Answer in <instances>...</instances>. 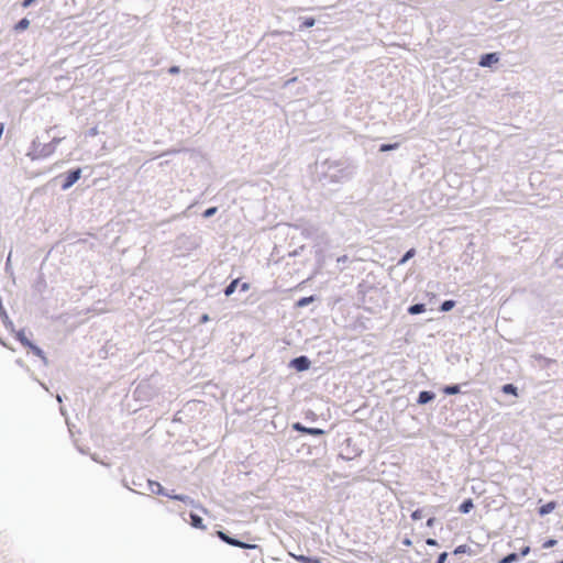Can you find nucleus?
I'll return each instance as SVG.
<instances>
[{"label":"nucleus","instance_id":"1","mask_svg":"<svg viewBox=\"0 0 563 563\" xmlns=\"http://www.w3.org/2000/svg\"><path fill=\"white\" fill-rule=\"evenodd\" d=\"M360 169L358 162L349 156L329 157L316 163V179L322 187L338 190L352 181Z\"/></svg>","mask_w":563,"mask_h":563},{"label":"nucleus","instance_id":"2","mask_svg":"<svg viewBox=\"0 0 563 563\" xmlns=\"http://www.w3.org/2000/svg\"><path fill=\"white\" fill-rule=\"evenodd\" d=\"M331 430L332 427L329 429L321 427H308L300 421H295L290 423V431L298 434L296 437H290V439L297 442L301 441L302 445L317 448L323 444L325 446L327 442L324 438Z\"/></svg>","mask_w":563,"mask_h":563},{"label":"nucleus","instance_id":"3","mask_svg":"<svg viewBox=\"0 0 563 563\" xmlns=\"http://www.w3.org/2000/svg\"><path fill=\"white\" fill-rule=\"evenodd\" d=\"M13 336L25 350H27L29 353L38 357L45 366L48 365V360L44 350L26 335L25 328L18 330Z\"/></svg>","mask_w":563,"mask_h":563},{"label":"nucleus","instance_id":"4","mask_svg":"<svg viewBox=\"0 0 563 563\" xmlns=\"http://www.w3.org/2000/svg\"><path fill=\"white\" fill-rule=\"evenodd\" d=\"M210 534H211V537L219 538L223 543H225L230 547L245 549V550H255V549L261 550L260 545L244 542L240 538L232 534L229 530H227L222 527L217 528V526H216L213 532H211Z\"/></svg>","mask_w":563,"mask_h":563},{"label":"nucleus","instance_id":"5","mask_svg":"<svg viewBox=\"0 0 563 563\" xmlns=\"http://www.w3.org/2000/svg\"><path fill=\"white\" fill-rule=\"evenodd\" d=\"M54 154L52 147L48 143H42L38 136H35L25 153V156L29 157L32 162L43 161L51 157Z\"/></svg>","mask_w":563,"mask_h":563},{"label":"nucleus","instance_id":"6","mask_svg":"<svg viewBox=\"0 0 563 563\" xmlns=\"http://www.w3.org/2000/svg\"><path fill=\"white\" fill-rule=\"evenodd\" d=\"M87 167L76 166L54 177L52 181H60V190H69L82 176V172Z\"/></svg>","mask_w":563,"mask_h":563},{"label":"nucleus","instance_id":"7","mask_svg":"<svg viewBox=\"0 0 563 563\" xmlns=\"http://www.w3.org/2000/svg\"><path fill=\"white\" fill-rule=\"evenodd\" d=\"M500 58H501L500 52L482 53L478 56L477 65L482 68H488L490 70H496L500 63Z\"/></svg>","mask_w":563,"mask_h":563},{"label":"nucleus","instance_id":"8","mask_svg":"<svg viewBox=\"0 0 563 563\" xmlns=\"http://www.w3.org/2000/svg\"><path fill=\"white\" fill-rule=\"evenodd\" d=\"M312 362L307 355H298L290 358L287 363V367L296 373H303L311 368Z\"/></svg>","mask_w":563,"mask_h":563},{"label":"nucleus","instance_id":"9","mask_svg":"<svg viewBox=\"0 0 563 563\" xmlns=\"http://www.w3.org/2000/svg\"><path fill=\"white\" fill-rule=\"evenodd\" d=\"M345 448L340 452V457L345 461H351L357 456H361L363 450L360 449L353 441L352 438H346L344 440Z\"/></svg>","mask_w":563,"mask_h":563},{"label":"nucleus","instance_id":"10","mask_svg":"<svg viewBox=\"0 0 563 563\" xmlns=\"http://www.w3.org/2000/svg\"><path fill=\"white\" fill-rule=\"evenodd\" d=\"M548 252L551 254L553 265L563 271V241H556L552 243Z\"/></svg>","mask_w":563,"mask_h":563},{"label":"nucleus","instance_id":"11","mask_svg":"<svg viewBox=\"0 0 563 563\" xmlns=\"http://www.w3.org/2000/svg\"><path fill=\"white\" fill-rule=\"evenodd\" d=\"M169 499L180 501L186 506H189V507L196 508V509H200L203 512H207V509L198 500L194 499L189 495L178 494L174 489L170 490Z\"/></svg>","mask_w":563,"mask_h":563},{"label":"nucleus","instance_id":"12","mask_svg":"<svg viewBox=\"0 0 563 563\" xmlns=\"http://www.w3.org/2000/svg\"><path fill=\"white\" fill-rule=\"evenodd\" d=\"M179 515L181 519L189 523L194 529L205 530L207 528L203 523V518L192 510L180 511Z\"/></svg>","mask_w":563,"mask_h":563},{"label":"nucleus","instance_id":"13","mask_svg":"<svg viewBox=\"0 0 563 563\" xmlns=\"http://www.w3.org/2000/svg\"><path fill=\"white\" fill-rule=\"evenodd\" d=\"M531 357L539 363L541 369L551 371L553 366H558L555 358L547 357L541 353H534Z\"/></svg>","mask_w":563,"mask_h":563},{"label":"nucleus","instance_id":"14","mask_svg":"<svg viewBox=\"0 0 563 563\" xmlns=\"http://www.w3.org/2000/svg\"><path fill=\"white\" fill-rule=\"evenodd\" d=\"M147 487L152 494L167 497L169 499L170 490L165 488L158 481L148 478Z\"/></svg>","mask_w":563,"mask_h":563},{"label":"nucleus","instance_id":"15","mask_svg":"<svg viewBox=\"0 0 563 563\" xmlns=\"http://www.w3.org/2000/svg\"><path fill=\"white\" fill-rule=\"evenodd\" d=\"M437 394L433 390H420L416 399V404L419 406H426L435 400Z\"/></svg>","mask_w":563,"mask_h":563},{"label":"nucleus","instance_id":"16","mask_svg":"<svg viewBox=\"0 0 563 563\" xmlns=\"http://www.w3.org/2000/svg\"><path fill=\"white\" fill-rule=\"evenodd\" d=\"M559 507V503L556 500H549L544 504H541L537 508V512L540 517H545L553 512Z\"/></svg>","mask_w":563,"mask_h":563},{"label":"nucleus","instance_id":"17","mask_svg":"<svg viewBox=\"0 0 563 563\" xmlns=\"http://www.w3.org/2000/svg\"><path fill=\"white\" fill-rule=\"evenodd\" d=\"M0 319L4 325V328L10 332L12 333L13 335L15 334L16 330L14 328V323L13 321L10 319L8 312H7V309L4 308L3 305H0Z\"/></svg>","mask_w":563,"mask_h":563},{"label":"nucleus","instance_id":"18","mask_svg":"<svg viewBox=\"0 0 563 563\" xmlns=\"http://www.w3.org/2000/svg\"><path fill=\"white\" fill-rule=\"evenodd\" d=\"M298 22H299L298 31L302 32L307 29L314 26L317 23V20L314 16L303 15V16L298 18Z\"/></svg>","mask_w":563,"mask_h":563},{"label":"nucleus","instance_id":"19","mask_svg":"<svg viewBox=\"0 0 563 563\" xmlns=\"http://www.w3.org/2000/svg\"><path fill=\"white\" fill-rule=\"evenodd\" d=\"M462 385H468V383H464V384H448V385H443L441 387V391L445 395V396H453V395H457V394H461L462 393Z\"/></svg>","mask_w":563,"mask_h":563},{"label":"nucleus","instance_id":"20","mask_svg":"<svg viewBox=\"0 0 563 563\" xmlns=\"http://www.w3.org/2000/svg\"><path fill=\"white\" fill-rule=\"evenodd\" d=\"M296 228H299V225H296ZM300 229H301V235L306 239H312L318 232L317 227L314 224H311L308 222L300 225Z\"/></svg>","mask_w":563,"mask_h":563},{"label":"nucleus","instance_id":"21","mask_svg":"<svg viewBox=\"0 0 563 563\" xmlns=\"http://www.w3.org/2000/svg\"><path fill=\"white\" fill-rule=\"evenodd\" d=\"M32 287H33L34 291H36L40 295H42L45 291V289L47 287V283H46L44 274L37 275Z\"/></svg>","mask_w":563,"mask_h":563},{"label":"nucleus","instance_id":"22","mask_svg":"<svg viewBox=\"0 0 563 563\" xmlns=\"http://www.w3.org/2000/svg\"><path fill=\"white\" fill-rule=\"evenodd\" d=\"M500 391L507 396H512L515 398L519 397V388L514 383H506L501 385Z\"/></svg>","mask_w":563,"mask_h":563},{"label":"nucleus","instance_id":"23","mask_svg":"<svg viewBox=\"0 0 563 563\" xmlns=\"http://www.w3.org/2000/svg\"><path fill=\"white\" fill-rule=\"evenodd\" d=\"M31 24V21L27 16H24L20 19L18 22L14 23L12 30L14 33L20 34L29 29Z\"/></svg>","mask_w":563,"mask_h":563},{"label":"nucleus","instance_id":"24","mask_svg":"<svg viewBox=\"0 0 563 563\" xmlns=\"http://www.w3.org/2000/svg\"><path fill=\"white\" fill-rule=\"evenodd\" d=\"M316 300H318L317 295L303 296L296 300L295 307L296 308H306L309 305H311L312 302H314Z\"/></svg>","mask_w":563,"mask_h":563},{"label":"nucleus","instance_id":"25","mask_svg":"<svg viewBox=\"0 0 563 563\" xmlns=\"http://www.w3.org/2000/svg\"><path fill=\"white\" fill-rule=\"evenodd\" d=\"M427 310V306L424 302H416V303H411L408 308H407V312L408 314L410 316H417V314H421L423 312H426Z\"/></svg>","mask_w":563,"mask_h":563},{"label":"nucleus","instance_id":"26","mask_svg":"<svg viewBox=\"0 0 563 563\" xmlns=\"http://www.w3.org/2000/svg\"><path fill=\"white\" fill-rule=\"evenodd\" d=\"M474 508V501L472 498H465L457 507V511L462 515H467Z\"/></svg>","mask_w":563,"mask_h":563},{"label":"nucleus","instance_id":"27","mask_svg":"<svg viewBox=\"0 0 563 563\" xmlns=\"http://www.w3.org/2000/svg\"><path fill=\"white\" fill-rule=\"evenodd\" d=\"M240 278H233L224 288L223 294L227 298L231 297L238 289Z\"/></svg>","mask_w":563,"mask_h":563},{"label":"nucleus","instance_id":"28","mask_svg":"<svg viewBox=\"0 0 563 563\" xmlns=\"http://www.w3.org/2000/svg\"><path fill=\"white\" fill-rule=\"evenodd\" d=\"M417 254V250L415 247L408 249L398 260L397 265H405L408 261L413 258Z\"/></svg>","mask_w":563,"mask_h":563},{"label":"nucleus","instance_id":"29","mask_svg":"<svg viewBox=\"0 0 563 563\" xmlns=\"http://www.w3.org/2000/svg\"><path fill=\"white\" fill-rule=\"evenodd\" d=\"M452 554L453 555H461V554L473 555L474 550L467 544H460L454 548Z\"/></svg>","mask_w":563,"mask_h":563},{"label":"nucleus","instance_id":"30","mask_svg":"<svg viewBox=\"0 0 563 563\" xmlns=\"http://www.w3.org/2000/svg\"><path fill=\"white\" fill-rule=\"evenodd\" d=\"M400 146V143L399 142H388V143H382L379 144L378 146V152L380 153H387V152H391V151H396L398 150Z\"/></svg>","mask_w":563,"mask_h":563},{"label":"nucleus","instance_id":"31","mask_svg":"<svg viewBox=\"0 0 563 563\" xmlns=\"http://www.w3.org/2000/svg\"><path fill=\"white\" fill-rule=\"evenodd\" d=\"M455 306H456V300H454V299H445V300H443V301L440 303V306H439L438 310H439L440 312H449V311H451Z\"/></svg>","mask_w":563,"mask_h":563},{"label":"nucleus","instance_id":"32","mask_svg":"<svg viewBox=\"0 0 563 563\" xmlns=\"http://www.w3.org/2000/svg\"><path fill=\"white\" fill-rule=\"evenodd\" d=\"M292 558L299 563H317V555L292 554Z\"/></svg>","mask_w":563,"mask_h":563},{"label":"nucleus","instance_id":"33","mask_svg":"<svg viewBox=\"0 0 563 563\" xmlns=\"http://www.w3.org/2000/svg\"><path fill=\"white\" fill-rule=\"evenodd\" d=\"M303 419L310 423H317L320 421V417L312 409H307L303 411Z\"/></svg>","mask_w":563,"mask_h":563},{"label":"nucleus","instance_id":"34","mask_svg":"<svg viewBox=\"0 0 563 563\" xmlns=\"http://www.w3.org/2000/svg\"><path fill=\"white\" fill-rule=\"evenodd\" d=\"M518 555L516 552H509L498 560V563H515L518 562Z\"/></svg>","mask_w":563,"mask_h":563},{"label":"nucleus","instance_id":"35","mask_svg":"<svg viewBox=\"0 0 563 563\" xmlns=\"http://www.w3.org/2000/svg\"><path fill=\"white\" fill-rule=\"evenodd\" d=\"M218 212V207L217 206H211V207H208L207 209H205L201 213V217L203 219H210L212 218L216 213Z\"/></svg>","mask_w":563,"mask_h":563},{"label":"nucleus","instance_id":"36","mask_svg":"<svg viewBox=\"0 0 563 563\" xmlns=\"http://www.w3.org/2000/svg\"><path fill=\"white\" fill-rule=\"evenodd\" d=\"M426 508H417L410 515L412 521H418L424 517Z\"/></svg>","mask_w":563,"mask_h":563},{"label":"nucleus","instance_id":"37","mask_svg":"<svg viewBox=\"0 0 563 563\" xmlns=\"http://www.w3.org/2000/svg\"><path fill=\"white\" fill-rule=\"evenodd\" d=\"M558 544V540L553 537L547 538L542 542V549H551Z\"/></svg>","mask_w":563,"mask_h":563},{"label":"nucleus","instance_id":"38","mask_svg":"<svg viewBox=\"0 0 563 563\" xmlns=\"http://www.w3.org/2000/svg\"><path fill=\"white\" fill-rule=\"evenodd\" d=\"M64 137L54 136L48 143V145L52 147L53 152H56L57 146L62 143Z\"/></svg>","mask_w":563,"mask_h":563},{"label":"nucleus","instance_id":"39","mask_svg":"<svg viewBox=\"0 0 563 563\" xmlns=\"http://www.w3.org/2000/svg\"><path fill=\"white\" fill-rule=\"evenodd\" d=\"M531 552V548L529 545H523L520 548L519 552H516L518 555V559L526 558Z\"/></svg>","mask_w":563,"mask_h":563},{"label":"nucleus","instance_id":"40","mask_svg":"<svg viewBox=\"0 0 563 563\" xmlns=\"http://www.w3.org/2000/svg\"><path fill=\"white\" fill-rule=\"evenodd\" d=\"M99 134L98 125H95L86 131L85 135L86 137H95Z\"/></svg>","mask_w":563,"mask_h":563},{"label":"nucleus","instance_id":"41","mask_svg":"<svg viewBox=\"0 0 563 563\" xmlns=\"http://www.w3.org/2000/svg\"><path fill=\"white\" fill-rule=\"evenodd\" d=\"M180 71H181V69H180V66H178V65H172L167 69V74L173 75V76L180 74Z\"/></svg>","mask_w":563,"mask_h":563},{"label":"nucleus","instance_id":"42","mask_svg":"<svg viewBox=\"0 0 563 563\" xmlns=\"http://www.w3.org/2000/svg\"><path fill=\"white\" fill-rule=\"evenodd\" d=\"M11 256H12V250H10V252L7 256L5 267H4L5 272L10 273V274H12Z\"/></svg>","mask_w":563,"mask_h":563},{"label":"nucleus","instance_id":"43","mask_svg":"<svg viewBox=\"0 0 563 563\" xmlns=\"http://www.w3.org/2000/svg\"><path fill=\"white\" fill-rule=\"evenodd\" d=\"M350 261L347 255H341L336 258V263L341 268H344V265Z\"/></svg>","mask_w":563,"mask_h":563},{"label":"nucleus","instance_id":"44","mask_svg":"<svg viewBox=\"0 0 563 563\" xmlns=\"http://www.w3.org/2000/svg\"><path fill=\"white\" fill-rule=\"evenodd\" d=\"M449 553L448 552H441L438 554V558L434 563H446Z\"/></svg>","mask_w":563,"mask_h":563},{"label":"nucleus","instance_id":"45","mask_svg":"<svg viewBox=\"0 0 563 563\" xmlns=\"http://www.w3.org/2000/svg\"><path fill=\"white\" fill-rule=\"evenodd\" d=\"M239 288H240V291H241V292H246V291H249V290H250V288H251V284H250V283H247V282H241V280H240Z\"/></svg>","mask_w":563,"mask_h":563},{"label":"nucleus","instance_id":"46","mask_svg":"<svg viewBox=\"0 0 563 563\" xmlns=\"http://www.w3.org/2000/svg\"><path fill=\"white\" fill-rule=\"evenodd\" d=\"M211 319H210V316L208 313H201L199 316V319H198V323L199 324H206L207 322H209Z\"/></svg>","mask_w":563,"mask_h":563},{"label":"nucleus","instance_id":"47","mask_svg":"<svg viewBox=\"0 0 563 563\" xmlns=\"http://www.w3.org/2000/svg\"><path fill=\"white\" fill-rule=\"evenodd\" d=\"M37 1L38 0H22L20 4L23 9H26L35 4Z\"/></svg>","mask_w":563,"mask_h":563},{"label":"nucleus","instance_id":"48","mask_svg":"<svg viewBox=\"0 0 563 563\" xmlns=\"http://www.w3.org/2000/svg\"><path fill=\"white\" fill-rule=\"evenodd\" d=\"M435 522H437V518H435L434 516H431V517H429V518L427 519V521H426V527H427V528H433V527H434V525H435Z\"/></svg>","mask_w":563,"mask_h":563},{"label":"nucleus","instance_id":"49","mask_svg":"<svg viewBox=\"0 0 563 563\" xmlns=\"http://www.w3.org/2000/svg\"><path fill=\"white\" fill-rule=\"evenodd\" d=\"M297 80H298V77H297V76L290 77V78H288V79L284 82L283 87H284V88L289 87V86H291L292 84L297 82Z\"/></svg>","mask_w":563,"mask_h":563},{"label":"nucleus","instance_id":"50","mask_svg":"<svg viewBox=\"0 0 563 563\" xmlns=\"http://www.w3.org/2000/svg\"><path fill=\"white\" fill-rule=\"evenodd\" d=\"M426 544L429 547H439L440 545L438 540L433 539V538H427Z\"/></svg>","mask_w":563,"mask_h":563},{"label":"nucleus","instance_id":"51","mask_svg":"<svg viewBox=\"0 0 563 563\" xmlns=\"http://www.w3.org/2000/svg\"><path fill=\"white\" fill-rule=\"evenodd\" d=\"M401 544L405 545V547H411L412 545V540L408 537H405L402 540H401Z\"/></svg>","mask_w":563,"mask_h":563},{"label":"nucleus","instance_id":"52","mask_svg":"<svg viewBox=\"0 0 563 563\" xmlns=\"http://www.w3.org/2000/svg\"><path fill=\"white\" fill-rule=\"evenodd\" d=\"M59 412L63 417H65L66 420H68V415H67V410L64 406H60L59 407Z\"/></svg>","mask_w":563,"mask_h":563},{"label":"nucleus","instance_id":"53","mask_svg":"<svg viewBox=\"0 0 563 563\" xmlns=\"http://www.w3.org/2000/svg\"><path fill=\"white\" fill-rule=\"evenodd\" d=\"M122 485H123L125 488L130 489L131 492L139 494L136 490H134V489L130 488V486L128 485V482H126L125 479H123V481H122Z\"/></svg>","mask_w":563,"mask_h":563},{"label":"nucleus","instance_id":"54","mask_svg":"<svg viewBox=\"0 0 563 563\" xmlns=\"http://www.w3.org/2000/svg\"><path fill=\"white\" fill-rule=\"evenodd\" d=\"M15 363H16V365H19L20 367H25V364H24V362H23L21 358H18V360L15 361Z\"/></svg>","mask_w":563,"mask_h":563},{"label":"nucleus","instance_id":"55","mask_svg":"<svg viewBox=\"0 0 563 563\" xmlns=\"http://www.w3.org/2000/svg\"><path fill=\"white\" fill-rule=\"evenodd\" d=\"M56 400H57L59 404H62V402H63V397H62L59 394H57V395H56Z\"/></svg>","mask_w":563,"mask_h":563},{"label":"nucleus","instance_id":"56","mask_svg":"<svg viewBox=\"0 0 563 563\" xmlns=\"http://www.w3.org/2000/svg\"><path fill=\"white\" fill-rule=\"evenodd\" d=\"M132 484H133L134 486H142V484H141L140 482H136L135 479H133V481H132Z\"/></svg>","mask_w":563,"mask_h":563},{"label":"nucleus","instance_id":"57","mask_svg":"<svg viewBox=\"0 0 563 563\" xmlns=\"http://www.w3.org/2000/svg\"><path fill=\"white\" fill-rule=\"evenodd\" d=\"M62 164H63V162H57V163H55V166H56V167H60V166H62Z\"/></svg>","mask_w":563,"mask_h":563},{"label":"nucleus","instance_id":"58","mask_svg":"<svg viewBox=\"0 0 563 563\" xmlns=\"http://www.w3.org/2000/svg\"><path fill=\"white\" fill-rule=\"evenodd\" d=\"M175 152H176V151H173V152L167 151V152H165L163 155H168V154H170V153H175Z\"/></svg>","mask_w":563,"mask_h":563},{"label":"nucleus","instance_id":"59","mask_svg":"<svg viewBox=\"0 0 563 563\" xmlns=\"http://www.w3.org/2000/svg\"><path fill=\"white\" fill-rule=\"evenodd\" d=\"M168 511L170 512H176L177 510L176 509H173V508H167Z\"/></svg>","mask_w":563,"mask_h":563},{"label":"nucleus","instance_id":"60","mask_svg":"<svg viewBox=\"0 0 563 563\" xmlns=\"http://www.w3.org/2000/svg\"><path fill=\"white\" fill-rule=\"evenodd\" d=\"M51 130H52V128L47 129V130L45 131V133L48 135V134H49V132H51Z\"/></svg>","mask_w":563,"mask_h":563},{"label":"nucleus","instance_id":"61","mask_svg":"<svg viewBox=\"0 0 563 563\" xmlns=\"http://www.w3.org/2000/svg\"><path fill=\"white\" fill-rule=\"evenodd\" d=\"M41 386H42L43 388L47 389L44 383H41Z\"/></svg>","mask_w":563,"mask_h":563},{"label":"nucleus","instance_id":"62","mask_svg":"<svg viewBox=\"0 0 563 563\" xmlns=\"http://www.w3.org/2000/svg\"><path fill=\"white\" fill-rule=\"evenodd\" d=\"M432 509H433V507H429V508H428V511H429V512H432Z\"/></svg>","mask_w":563,"mask_h":563},{"label":"nucleus","instance_id":"63","mask_svg":"<svg viewBox=\"0 0 563 563\" xmlns=\"http://www.w3.org/2000/svg\"><path fill=\"white\" fill-rule=\"evenodd\" d=\"M555 563H563V559H562V560H560V561H556Z\"/></svg>","mask_w":563,"mask_h":563}]
</instances>
